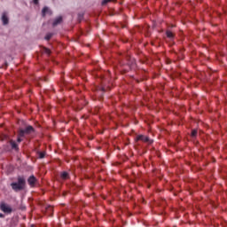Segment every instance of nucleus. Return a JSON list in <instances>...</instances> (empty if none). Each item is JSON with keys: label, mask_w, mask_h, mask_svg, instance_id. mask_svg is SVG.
<instances>
[{"label": "nucleus", "mask_w": 227, "mask_h": 227, "mask_svg": "<svg viewBox=\"0 0 227 227\" xmlns=\"http://www.w3.org/2000/svg\"><path fill=\"white\" fill-rule=\"evenodd\" d=\"M198 136V129H193L192 131V137H196Z\"/></svg>", "instance_id": "obj_11"}, {"label": "nucleus", "mask_w": 227, "mask_h": 227, "mask_svg": "<svg viewBox=\"0 0 227 227\" xmlns=\"http://www.w3.org/2000/svg\"><path fill=\"white\" fill-rule=\"evenodd\" d=\"M45 157V153H39V158L43 159Z\"/></svg>", "instance_id": "obj_16"}, {"label": "nucleus", "mask_w": 227, "mask_h": 227, "mask_svg": "<svg viewBox=\"0 0 227 227\" xmlns=\"http://www.w3.org/2000/svg\"><path fill=\"white\" fill-rule=\"evenodd\" d=\"M46 52H48V54H49V53H50V51H49V50H47V51H46Z\"/></svg>", "instance_id": "obj_20"}, {"label": "nucleus", "mask_w": 227, "mask_h": 227, "mask_svg": "<svg viewBox=\"0 0 227 227\" xmlns=\"http://www.w3.org/2000/svg\"><path fill=\"white\" fill-rule=\"evenodd\" d=\"M63 22V18L61 16L56 18L52 23L53 27H56V26H59Z\"/></svg>", "instance_id": "obj_7"}, {"label": "nucleus", "mask_w": 227, "mask_h": 227, "mask_svg": "<svg viewBox=\"0 0 227 227\" xmlns=\"http://www.w3.org/2000/svg\"><path fill=\"white\" fill-rule=\"evenodd\" d=\"M46 212H47V214H51V212H52V207L51 206H48L46 207Z\"/></svg>", "instance_id": "obj_12"}, {"label": "nucleus", "mask_w": 227, "mask_h": 227, "mask_svg": "<svg viewBox=\"0 0 227 227\" xmlns=\"http://www.w3.org/2000/svg\"><path fill=\"white\" fill-rule=\"evenodd\" d=\"M51 38H52V34H51V33L47 34L45 36V40H50Z\"/></svg>", "instance_id": "obj_14"}, {"label": "nucleus", "mask_w": 227, "mask_h": 227, "mask_svg": "<svg viewBox=\"0 0 227 227\" xmlns=\"http://www.w3.org/2000/svg\"><path fill=\"white\" fill-rule=\"evenodd\" d=\"M167 36L168 38H173V33L171 31H167Z\"/></svg>", "instance_id": "obj_13"}, {"label": "nucleus", "mask_w": 227, "mask_h": 227, "mask_svg": "<svg viewBox=\"0 0 227 227\" xmlns=\"http://www.w3.org/2000/svg\"><path fill=\"white\" fill-rule=\"evenodd\" d=\"M27 182L30 187H35V184H36V177H35V176H30Z\"/></svg>", "instance_id": "obj_6"}, {"label": "nucleus", "mask_w": 227, "mask_h": 227, "mask_svg": "<svg viewBox=\"0 0 227 227\" xmlns=\"http://www.w3.org/2000/svg\"><path fill=\"white\" fill-rule=\"evenodd\" d=\"M34 1V4H38V0H33Z\"/></svg>", "instance_id": "obj_18"}, {"label": "nucleus", "mask_w": 227, "mask_h": 227, "mask_svg": "<svg viewBox=\"0 0 227 227\" xmlns=\"http://www.w3.org/2000/svg\"><path fill=\"white\" fill-rule=\"evenodd\" d=\"M11 187L13 191L18 192V191H22L26 187V179L22 176L18 177L17 183H12Z\"/></svg>", "instance_id": "obj_1"}, {"label": "nucleus", "mask_w": 227, "mask_h": 227, "mask_svg": "<svg viewBox=\"0 0 227 227\" xmlns=\"http://www.w3.org/2000/svg\"><path fill=\"white\" fill-rule=\"evenodd\" d=\"M0 210H2V212H4V214H12V212H13L12 206L8 205L5 202L0 203Z\"/></svg>", "instance_id": "obj_2"}, {"label": "nucleus", "mask_w": 227, "mask_h": 227, "mask_svg": "<svg viewBox=\"0 0 227 227\" xmlns=\"http://www.w3.org/2000/svg\"><path fill=\"white\" fill-rule=\"evenodd\" d=\"M67 178H68V173L67 172H62L61 179L62 180H67Z\"/></svg>", "instance_id": "obj_10"}, {"label": "nucleus", "mask_w": 227, "mask_h": 227, "mask_svg": "<svg viewBox=\"0 0 227 227\" xmlns=\"http://www.w3.org/2000/svg\"><path fill=\"white\" fill-rule=\"evenodd\" d=\"M113 1H114V0H103L102 4L105 5V4H107V3H111Z\"/></svg>", "instance_id": "obj_15"}, {"label": "nucleus", "mask_w": 227, "mask_h": 227, "mask_svg": "<svg viewBox=\"0 0 227 227\" xmlns=\"http://www.w3.org/2000/svg\"><path fill=\"white\" fill-rule=\"evenodd\" d=\"M31 132H35V129L32 126H27L25 129L20 130V137H24L26 134H31Z\"/></svg>", "instance_id": "obj_3"}, {"label": "nucleus", "mask_w": 227, "mask_h": 227, "mask_svg": "<svg viewBox=\"0 0 227 227\" xmlns=\"http://www.w3.org/2000/svg\"><path fill=\"white\" fill-rule=\"evenodd\" d=\"M20 137H20V135H19L18 143H20L22 141V139Z\"/></svg>", "instance_id": "obj_17"}, {"label": "nucleus", "mask_w": 227, "mask_h": 227, "mask_svg": "<svg viewBox=\"0 0 227 227\" xmlns=\"http://www.w3.org/2000/svg\"><path fill=\"white\" fill-rule=\"evenodd\" d=\"M10 145H11L12 150H19V145H17V143H15V141L11 140Z\"/></svg>", "instance_id": "obj_9"}, {"label": "nucleus", "mask_w": 227, "mask_h": 227, "mask_svg": "<svg viewBox=\"0 0 227 227\" xmlns=\"http://www.w3.org/2000/svg\"><path fill=\"white\" fill-rule=\"evenodd\" d=\"M46 15H52V10H51V8H49L47 6H45L42 10V16L45 17Z\"/></svg>", "instance_id": "obj_4"}, {"label": "nucleus", "mask_w": 227, "mask_h": 227, "mask_svg": "<svg viewBox=\"0 0 227 227\" xmlns=\"http://www.w3.org/2000/svg\"><path fill=\"white\" fill-rule=\"evenodd\" d=\"M0 217H4V215H3V214H0Z\"/></svg>", "instance_id": "obj_19"}, {"label": "nucleus", "mask_w": 227, "mask_h": 227, "mask_svg": "<svg viewBox=\"0 0 227 227\" xmlns=\"http://www.w3.org/2000/svg\"><path fill=\"white\" fill-rule=\"evenodd\" d=\"M2 21H3L4 26H6V24H8L9 20H8V14L6 12H4L2 14Z\"/></svg>", "instance_id": "obj_8"}, {"label": "nucleus", "mask_w": 227, "mask_h": 227, "mask_svg": "<svg viewBox=\"0 0 227 227\" xmlns=\"http://www.w3.org/2000/svg\"><path fill=\"white\" fill-rule=\"evenodd\" d=\"M137 141H144V143H152V141H150V138L148 137H145L143 135H139L137 137Z\"/></svg>", "instance_id": "obj_5"}]
</instances>
